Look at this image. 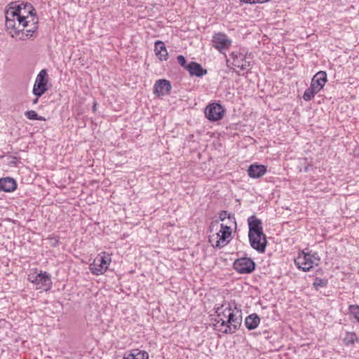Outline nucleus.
<instances>
[{
    "instance_id": "1",
    "label": "nucleus",
    "mask_w": 359,
    "mask_h": 359,
    "mask_svg": "<svg viewBox=\"0 0 359 359\" xmlns=\"http://www.w3.org/2000/svg\"><path fill=\"white\" fill-rule=\"evenodd\" d=\"M8 6L10 8H18L20 15H23L24 18L29 20V28L25 30V33H22L19 39L24 41L31 37H36L35 34L39 28V18L32 4L24 1H13L9 3Z\"/></svg>"
},
{
    "instance_id": "2",
    "label": "nucleus",
    "mask_w": 359,
    "mask_h": 359,
    "mask_svg": "<svg viewBox=\"0 0 359 359\" xmlns=\"http://www.w3.org/2000/svg\"><path fill=\"white\" fill-rule=\"evenodd\" d=\"M6 27L9 31L12 37L25 33V28H29V20L24 18L20 15L19 9L10 8L6 6L5 8Z\"/></svg>"
},
{
    "instance_id": "3",
    "label": "nucleus",
    "mask_w": 359,
    "mask_h": 359,
    "mask_svg": "<svg viewBox=\"0 0 359 359\" xmlns=\"http://www.w3.org/2000/svg\"><path fill=\"white\" fill-rule=\"evenodd\" d=\"M242 312L241 310H231L227 314L226 320L215 319V326L222 327L218 330L224 334H233L241 326L242 324Z\"/></svg>"
},
{
    "instance_id": "4",
    "label": "nucleus",
    "mask_w": 359,
    "mask_h": 359,
    "mask_svg": "<svg viewBox=\"0 0 359 359\" xmlns=\"http://www.w3.org/2000/svg\"><path fill=\"white\" fill-rule=\"evenodd\" d=\"M320 260L316 252H306L303 250L294 259V264L298 269L306 272L310 271L313 266H318Z\"/></svg>"
},
{
    "instance_id": "5",
    "label": "nucleus",
    "mask_w": 359,
    "mask_h": 359,
    "mask_svg": "<svg viewBox=\"0 0 359 359\" xmlns=\"http://www.w3.org/2000/svg\"><path fill=\"white\" fill-rule=\"evenodd\" d=\"M110 262L111 259L109 258V255L104 252L99 255L90 264V271L93 274L97 276L103 274L107 270Z\"/></svg>"
},
{
    "instance_id": "6",
    "label": "nucleus",
    "mask_w": 359,
    "mask_h": 359,
    "mask_svg": "<svg viewBox=\"0 0 359 359\" xmlns=\"http://www.w3.org/2000/svg\"><path fill=\"white\" fill-rule=\"evenodd\" d=\"M48 75L47 70L43 69L37 74L34 83L32 93L36 97L42 96L48 90Z\"/></svg>"
},
{
    "instance_id": "7",
    "label": "nucleus",
    "mask_w": 359,
    "mask_h": 359,
    "mask_svg": "<svg viewBox=\"0 0 359 359\" xmlns=\"http://www.w3.org/2000/svg\"><path fill=\"white\" fill-rule=\"evenodd\" d=\"M233 269L239 273H251L255 269L256 264L250 258L242 257L236 259L233 264Z\"/></svg>"
},
{
    "instance_id": "8",
    "label": "nucleus",
    "mask_w": 359,
    "mask_h": 359,
    "mask_svg": "<svg viewBox=\"0 0 359 359\" xmlns=\"http://www.w3.org/2000/svg\"><path fill=\"white\" fill-rule=\"evenodd\" d=\"M225 109L219 103L208 104L205 109V117L210 121L221 120L224 115Z\"/></svg>"
},
{
    "instance_id": "9",
    "label": "nucleus",
    "mask_w": 359,
    "mask_h": 359,
    "mask_svg": "<svg viewBox=\"0 0 359 359\" xmlns=\"http://www.w3.org/2000/svg\"><path fill=\"white\" fill-rule=\"evenodd\" d=\"M231 42V40L228 38L226 34L222 32L215 34L211 41L212 46L222 53L229 48Z\"/></svg>"
},
{
    "instance_id": "10",
    "label": "nucleus",
    "mask_w": 359,
    "mask_h": 359,
    "mask_svg": "<svg viewBox=\"0 0 359 359\" xmlns=\"http://www.w3.org/2000/svg\"><path fill=\"white\" fill-rule=\"evenodd\" d=\"M220 227V230L216 233L218 240L216 241L215 245H212L214 248H221L230 241L229 240H227V238L231 237L232 233L231 227L227 225H224V224H221Z\"/></svg>"
},
{
    "instance_id": "11",
    "label": "nucleus",
    "mask_w": 359,
    "mask_h": 359,
    "mask_svg": "<svg viewBox=\"0 0 359 359\" xmlns=\"http://www.w3.org/2000/svg\"><path fill=\"white\" fill-rule=\"evenodd\" d=\"M248 224L249 226L248 237L251 238L252 236L263 235V227L261 219H258L256 216L252 215L248 219Z\"/></svg>"
},
{
    "instance_id": "12",
    "label": "nucleus",
    "mask_w": 359,
    "mask_h": 359,
    "mask_svg": "<svg viewBox=\"0 0 359 359\" xmlns=\"http://www.w3.org/2000/svg\"><path fill=\"white\" fill-rule=\"evenodd\" d=\"M172 86L170 82L165 79L157 80L154 86V93L158 97L164 96L170 93Z\"/></svg>"
},
{
    "instance_id": "13",
    "label": "nucleus",
    "mask_w": 359,
    "mask_h": 359,
    "mask_svg": "<svg viewBox=\"0 0 359 359\" xmlns=\"http://www.w3.org/2000/svg\"><path fill=\"white\" fill-rule=\"evenodd\" d=\"M249 241L251 247L257 250L259 253H264L266 251L267 245L266 236L264 233L263 235H254L249 238Z\"/></svg>"
},
{
    "instance_id": "14",
    "label": "nucleus",
    "mask_w": 359,
    "mask_h": 359,
    "mask_svg": "<svg viewBox=\"0 0 359 359\" xmlns=\"http://www.w3.org/2000/svg\"><path fill=\"white\" fill-rule=\"evenodd\" d=\"M29 280L35 285H40L41 287H43L45 290H48L51 287L52 280L50 276L47 272L41 271L39 273L29 278Z\"/></svg>"
},
{
    "instance_id": "15",
    "label": "nucleus",
    "mask_w": 359,
    "mask_h": 359,
    "mask_svg": "<svg viewBox=\"0 0 359 359\" xmlns=\"http://www.w3.org/2000/svg\"><path fill=\"white\" fill-rule=\"evenodd\" d=\"M327 81V73L320 71L312 78L311 85L319 93L323 88Z\"/></svg>"
},
{
    "instance_id": "16",
    "label": "nucleus",
    "mask_w": 359,
    "mask_h": 359,
    "mask_svg": "<svg viewBox=\"0 0 359 359\" xmlns=\"http://www.w3.org/2000/svg\"><path fill=\"white\" fill-rule=\"evenodd\" d=\"M186 70L189 72L191 76L202 77L208 73L199 63L193 61L187 65Z\"/></svg>"
},
{
    "instance_id": "17",
    "label": "nucleus",
    "mask_w": 359,
    "mask_h": 359,
    "mask_svg": "<svg viewBox=\"0 0 359 359\" xmlns=\"http://www.w3.org/2000/svg\"><path fill=\"white\" fill-rule=\"evenodd\" d=\"M17 188L16 181L11 177L0 179V191L12 192Z\"/></svg>"
},
{
    "instance_id": "18",
    "label": "nucleus",
    "mask_w": 359,
    "mask_h": 359,
    "mask_svg": "<svg viewBox=\"0 0 359 359\" xmlns=\"http://www.w3.org/2000/svg\"><path fill=\"white\" fill-rule=\"evenodd\" d=\"M154 48L155 54L161 61L168 60V53L163 41H156L154 43Z\"/></svg>"
},
{
    "instance_id": "19",
    "label": "nucleus",
    "mask_w": 359,
    "mask_h": 359,
    "mask_svg": "<svg viewBox=\"0 0 359 359\" xmlns=\"http://www.w3.org/2000/svg\"><path fill=\"white\" fill-rule=\"evenodd\" d=\"M266 172V167L263 165L252 164L249 166L248 174L251 178H259Z\"/></svg>"
},
{
    "instance_id": "20",
    "label": "nucleus",
    "mask_w": 359,
    "mask_h": 359,
    "mask_svg": "<svg viewBox=\"0 0 359 359\" xmlns=\"http://www.w3.org/2000/svg\"><path fill=\"white\" fill-rule=\"evenodd\" d=\"M230 57L233 60V65L240 68L241 70H245L250 65V62H245V64H241V61L243 58V54L240 52H232Z\"/></svg>"
},
{
    "instance_id": "21",
    "label": "nucleus",
    "mask_w": 359,
    "mask_h": 359,
    "mask_svg": "<svg viewBox=\"0 0 359 359\" xmlns=\"http://www.w3.org/2000/svg\"><path fill=\"white\" fill-rule=\"evenodd\" d=\"M260 323V318L257 313H252L245 319V325L249 330L257 328Z\"/></svg>"
},
{
    "instance_id": "22",
    "label": "nucleus",
    "mask_w": 359,
    "mask_h": 359,
    "mask_svg": "<svg viewBox=\"0 0 359 359\" xmlns=\"http://www.w3.org/2000/svg\"><path fill=\"white\" fill-rule=\"evenodd\" d=\"M123 359H149V354L144 351L134 349L129 353H126Z\"/></svg>"
},
{
    "instance_id": "23",
    "label": "nucleus",
    "mask_w": 359,
    "mask_h": 359,
    "mask_svg": "<svg viewBox=\"0 0 359 359\" xmlns=\"http://www.w3.org/2000/svg\"><path fill=\"white\" fill-rule=\"evenodd\" d=\"M224 304H222L215 309V313H217V318L215 319H224L226 320L227 314L229 313L232 309L231 305L229 304L228 306L224 308Z\"/></svg>"
},
{
    "instance_id": "24",
    "label": "nucleus",
    "mask_w": 359,
    "mask_h": 359,
    "mask_svg": "<svg viewBox=\"0 0 359 359\" xmlns=\"http://www.w3.org/2000/svg\"><path fill=\"white\" fill-rule=\"evenodd\" d=\"M357 335L355 332H348L346 333L345 337L343 339V342L344 345L348 346L353 345L354 343L357 341Z\"/></svg>"
},
{
    "instance_id": "25",
    "label": "nucleus",
    "mask_w": 359,
    "mask_h": 359,
    "mask_svg": "<svg viewBox=\"0 0 359 359\" xmlns=\"http://www.w3.org/2000/svg\"><path fill=\"white\" fill-rule=\"evenodd\" d=\"M318 92L310 85V87L308 88L304 93L303 99L305 101H310Z\"/></svg>"
},
{
    "instance_id": "26",
    "label": "nucleus",
    "mask_w": 359,
    "mask_h": 359,
    "mask_svg": "<svg viewBox=\"0 0 359 359\" xmlns=\"http://www.w3.org/2000/svg\"><path fill=\"white\" fill-rule=\"evenodd\" d=\"M25 116L29 120H39L46 121L43 116L38 115V114L34 110H29L25 112Z\"/></svg>"
},
{
    "instance_id": "27",
    "label": "nucleus",
    "mask_w": 359,
    "mask_h": 359,
    "mask_svg": "<svg viewBox=\"0 0 359 359\" xmlns=\"http://www.w3.org/2000/svg\"><path fill=\"white\" fill-rule=\"evenodd\" d=\"M327 283H328L327 279L316 277L314 279L313 285V287L315 288L318 289V287H326Z\"/></svg>"
},
{
    "instance_id": "28",
    "label": "nucleus",
    "mask_w": 359,
    "mask_h": 359,
    "mask_svg": "<svg viewBox=\"0 0 359 359\" xmlns=\"http://www.w3.org/2000/svg\"><path fill=\"white\" fill-rule=\"evenodd\" d=\"M349 313L353 316L358 323H359V306L357 304L350 305L348 306Z\"/></svg>"
},
{
    "instance_id": "29",
    "label": "nucleus",
    "mask_w": 359,
    "mask_h": 359,
    "mask_svg": "<svg viewBox=\"0 0 359 359\" xmlns=\"http://www.w3.org/2000/svg\"><path fill=\"white\" fill-rule=\"evenodd\" d=\"M226 218H228L230 221L233 222L236 224V218L233 215H231L226 210H222L219 213V219L220 221H224Z\"/></svg>"
},
{
    "instance_id": "30",
    "label": "nucleus",
    "mask_w": 359,
    "mask_h": 359,
    "mask_svg": "<svg viewBox=\"0 0 359 359\" xmlns=\"http://www.w3.org/2000/svg\"><path fill=\"white\" fill-rule=\"evenodd\" d=\"M177 62L180 64L181 67H182L184 69H187V60L184 56L180 55L177 57Z\"/></svg>"
},
{
    "instance_id": "31",
    "label": "nucleus",
    "mask_w": 359,
    "mask_h": 359,
    "mask_svg": "<svg viewBox=\"0 0 359 359\" xmlns=\"http://www.w3.org/2000/svg\"><path fill=\"white\" fill-rule=\"evenodd\" d=\"M270 0H241V1L245 3V4H263L267 1H269Z\"/></svg>"
},
{
    "instance_id": "32",
    "label": "nucleus",
    "mask_w": 359,
    "mask_h": 359,
    "mask_svg": "<svg viewBox=\"0 0 359 359\" xmlns=\"http://www.w3.org/2000/svg\"><path fill=\"white\" fill-rule=\"evenodd\" d=\"M218 224H219V222L217 220L211 222L210 226H209L210 232H213L215 231V229L216 230L218 226Z\"/></svg>"
},
{
    "instance_id": "33",
    "label": "nucleus",
    "mask_w": 359,
    "mask_h": 359,
    "mask_svg": "<svg viewBox=\"0 0 359 359\" xmlns=\"http://www.w3.org/2000/svg\"><path fill=\"white\" fill-rule=\"evenodd\" d=\"M243 60L241 61V64H245V62H248L247 60H246V55L243 54V58H242Z\"/></svg>"
},
{
    "instance_id": "34",
    "label": "nucleus",
    "mask_w": 359,
    "mask_h": 359,
    "mask_svg": "<svg viewBox=\"0 0 359 359\" xmlns=\"http://www.w3.org/2000/svg\"><path fill=\"white\" fill-rule=\"evenodd\" d=\"M39 97H36V98H34V99L33 100V101H32L33 104H37V103H38V102H39Z\"/></svg>"
},
{
    "instance_id": "35",
    "label": "nucleus",
    "mask_w": 359,
    "mask_h": 359,
    "mask_svg": "<svg viewBox=\"0 0 359 359\" xmlns=\"http://www.w3.org/2000/svg\"><path fill=\"white\" fill-rule=\"evenodd\" d=\"M310 166H311V165H310V164H308L306 166H305V167H304V172H308V171H309V167H310Z\"/></svg>"
}]
</instances>
